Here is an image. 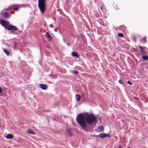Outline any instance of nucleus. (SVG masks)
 I'll list each match as a JSON object with an SVG mask.
<instances>
[{
  "instance_id": "nucleus-1",
  "label": "nucleus",
  "mask_w": 148,
  "mask_h": 148,
  "mask_svg": "<svg viewBox=\"0 0 148 148\" xmlns=\"http://www.w3.org/2000/svg\"><path fill=\"white\" fill-rule=\"evenodd\" d=\"M76 121L81 127L83 128L86 127L87 123L90 124L94 122L96 123L97 122L96 118L93 114L87 113H86L85 116L82 113L79 114L77 116Z\"/></svg>"
},
{
  "instance_id": "nucleus-2",
  "label": "nucleus",
  "mask_w": 148,
  "mask_h": 148,
  "mask_svg": "<svg viewBox=\"0 0 148 148\" xmlns=\"http://www.w3.org/2000/svg\"><path fill=\"white\" fill-rule=\"evenodd\" d=\"M9 23V22L6 20H1V25L4 27L5 29L14 31L18 30V28L15 26L12 25H8Z\"/></svg>"
},
{
  "instance_id": "nucleus-3",
  "label": "nucleus",
  "mask_w": 148,
  "mask_h": 148,
  "mask_svg": "<svg viewBox=\"0 0 148 148\" xmlns=\"http://www.w3.org/2000/svg\"><path fill=\"white\" fill-rule=\"evenodd\" d=\"M45 3V0H39L38 1V7L41 12H44L45 11L46 5Z\"/></svg>"
},
{
  "instance_id": "nucleus-4",
  "label": "nucleus",
  "mask_w": 148,
  "mask_h": 148,
  "mask_svg": "<svg viewBox=\"0 0 148 148\" xmlns=\"http://www.w3.org/2000/svg\"><path fill=\"white\" fill-rule=\"evenodd\" d=\"M99 136L100 138L103 139L105 138H109L111 137L110 134L104 133L100 134L99 135Z\"/></svg>"
},
{
  "instance_id": "nucleus-5",
  "label": "nucleus",
  "mask_w": 148,
  "mask_h": 148,
  "mask_svg": "<svg viewBox=\"0 0 148 148\" xmlns=\"http://www.w3.org/2000/svg\"><path fill=\"white\" fill-rule=\"evenodd\" d=\"M139 47L140 49V52L142 54H145L146 52V51L145 50V49H147V48L144 47H142L141 46L139 45Z\"/></svg>"
},
{
  "instance_id": "nucleus-6",
  "label": "nucleus",
  "mask_w": 148,
  "mask_h": 148,
  "mask_svg": "<svg viewBox=\"0 0 148 148\" xmlns=\"http://www.w3.org/2000/svg\"><path fill=\"white\" fill-rule=\"evenodd\" d=\"M39 86L42 89L44 90H46L47 87V85L44 84H40L39 85Z\"/></svg>"
},
{
  "instance_id": "nucleus-7",
  "label": "nucleus",
  "mask_w": 148,
  "mask_h": 148,
  "mask_svg": "<svg viewBox=\"0 0 148 148\" xmlns=\"http://www.w3.org/2000/svg\"><path fill=\"white\" fill-rule=\"evenodd\" d=\"M66 132L70 136H73V132L70 129H68L66 130Z\"/></svg>"
},
{
  "instance_id": "nucleus-8",
  "label": "nucleus",
  "mask_w": 148,
  "mask_h": 148,
  "mask_svg": "<svg viewBox=\"0 0 148 148\" xmlns=\"http://www.w3.org/2000/svg\"><path fill=\"white\" fill-rule=\"evenodd\" d=\"M71 54L72 56H73L77 58L79 57V55L75 52H72Z\"/></svg>"
},
{
  "instance_id": "nucleus-9",
  "label": "nucleus",
  "mask_w": 148,
  "mask_h": 148,
  "mask_svg": "<svg viewBox=\"0 0 148 148\" xmlns=\"http://www.w3.org/2000/svg\"><path fill=\"white\" fill-rule=\"evenodd\" d=\"M104 130V128L103 126L101 125L97 129V131L99 132H102Z\"/></svg>"
},
{
  "instance_id": "nucleus-10",
  "label": "nucleus",
  "mask_w": 148,
  "mask_h": 148,
  "mask_svg": "<svg viewBox=\"0 0 148 148\" xmlns=\"http://www.w3.org/2000/svg\"><path fill=\"white\" fill-rule=\"evenodd\" d=\"M4 16L6 18H9L10 17V15L8 12H5L3 13Z\"/></svg>"
},
{
  "instance_id": "nucleus-11",
  "label": "nucleus",
  "mask_w": 148,
  "mask_h": 148,
  "mask_svg": "<svg viewBox=\"0 0 148 148\" xmlns=\"http://www.w3.org/2000/svg\"><path fill=\"white\" fill-rule=\"evenodd\" d=\"M6 137L8 139H12L14 138V136L12 134H10L7 135Z\"/></svg>"
},
{
  "instance_id": "nucleus-12",
  "label": "nucleus",
  "mask_w": 148,
  "mask_h": 148,
  "mask_svg": "<svg viewBox=\"0 0 148 148\" xmlns=\"http://www.w3.org/2000/svg\"><path fill=\"white\" fill-rule=\"evenodd\" d=\"M46 34L47 35V39L49 41H50L52 39L51 37L49 35V33L48 32L46 33Z\"/></svg>"
},
{
  "instance_id": "nucleus-13",
  "label": "nucleus",
  "mask_w": 148,
  "mask_h": 148,
  "mask_svg": "<svg viewBox=\"0 0 148 148\" xmlns=\"http://www.w3.org/2000/svg\"><path fill=\"white\" fill-rule=\"evenodd\" d=\"M75 98L76 100L77 101H79L81 99V96L79 95H76Z\"/></svg>"
},
{
  "instance_id": "nucleus-14",
  "label": "nucleus",
  "mask_w": 148,
  "mask_h": 148,
  "mask_svg": "<svg viewBox=\"0 0 148 148\" xmlns=\"http://www.w3.org/2000/svg\"><path fill=\"white\" fill-rule=\"evenodd\" d=\"M27 133L28 134L34 135L36 133L30 130H28L27 131Z\"/></svg>"
},
{
  "instance_id": "nucleus-15",
  "label": "nucleus",
  "mask_w": 148,
  "mask_h": 148,
  "mask_svg": "<svg viewBox=\"0 0 148 148\" xmlns=\"http://www.w3.org/2000/svg\"><path fill=\"white\" fill-rule=\"evenodd\" d=\"M3 51L8 56L9 54L10 53L8 51V50L5 49H3Z\"/></svg>"
},
{
  "instance_id": "nucleus-16",
  "label": "nucleus",
  "mask_w": 148,
  "mask_h": 148,
  "mask_svg": "<svg viewBox=\"0 0 148 148\" xmlns=\"http://www.w3.org/2000/svg\"><path fill=\"white\" fill-rule=\"evenodd\" d=\"M142 59L144 60H148V56L147 55H145L142 56Z\"/></svg>"
},
{
  "instance_id": "nucleus-17",
  "label": "nucleus",
  "mask_w": 148,
  "mask_h": 148,
  "mask_svg": "<svg viewBox=\"0 0 148 148\" xmlns=\"http://www.w3.org/2000/svg\"><path fill=\"white\" fill-rule=\"evenodd\" d=\"M17 31H18V32H17L15 33L13 32V34H18L19 33H21L22 32V31L20 30H18Z\"/></svg>"
},
{
  "instance_id": "nucleus-18",
  "label": "nucleus",
  "mask_w": 148,
  "mask_h": 148,
  "mask_svg": "<svg viewBox=\"0 0 148 148\" xmlns=\"http://www.w3.org/2000/svg\"><path fill=\"white\" fill-rule=\"evenodd\" d=\"M142 41L144 42L145 43H147V41H146V37H145L144 38H143L142 39Z\"/></svg>"
},
{
  "instance_id": "nucleus-19",
  "label": "nucleus",
  "mask_w": 148,
  "mask_h": 148,
  "mask_svg": "<svg viewBox=\"0 0 148 148\" xmlns=\"http://www.w3.org/2000/svg\"><path fill=\"white\" fill-rule=\"evenodd\" d=\"M73 73L74 74H77L78 73V72L77 70H74L73 71L71 72Z\"/></svg>"
},
{
  "instance_id": "nucleus-20",
  "label": "nucleus",
  "mask_w": 148,
  "mask_h": 148,
  "mask_svg": "<svg viewBox=\"0 0 148 148\" xmlns=\"http://www.w3.org/2000/svg\"><path fill=\"white\" fill-rule=\"evenodd\" d=\"M13 9V7L10 6L8 8L5 9L6 10H11Z\"/></svg>"
},
{
  "instance_id": "nucleus-21",
  "label": "nucleus",
  "mask_w": 148,
  "mask_h": 148,
  "mask_svg": "<svg viewBox=\"0 0 148 148\" xmlns=\"http://www.w3.org/2000/svg\"><path fill=\"white\" fill-rule=\"evenodd\" d=\"M118 36L121 37H124V35L123 34L121 33H119L118 34Z\"/></svg>"
},
{
  "instance_id": "nucleus-22",
  "label": "nucleus",
  "mask_w": 148,
  "mask_h": 148,
  "mask_svg": "<svg viewBox=\"0 0 148 148\" xmlns=\"http://www.w3.org/2000/svg\"><path fill=\"white\" fill-rule=\"evenodd\" d=\"M19 9V7H16L14 8H13V9L15 11H17Z\"/></svg>"
},
{
  "instance_id": "nucleus-23",
  "label": "nucleus",
  "mask_w": 148,
  "mask_h": 148,
  "mask_svg": "<svg viewBox=\"0 0 148 148\" xmlns=\"http://www.w3.org/2000/svg\"><path fill=\"white\" fill-rule=\"evenodd\" d=\"M119 82L120 84H123L122 80L121 79H120L119 80Z\"/></svg>"
},
{
  "instance_id": "nucleus-24",
  "label": "nucleus",
  "mask_w": 148,
  "mask_h": 148,
  "mask_svg": "<svg viewBox=\"0 0 148 148\" xmlns=\"http://www.w3.org/2000/svg\"><path fill=\"white\" fill-rule=\"evenodd\" d=\"M127 83L128 84H130V85H132V83H131V82L130 80H128V81H127Z\"/></svg>"
},
{
  "instance_id": "nucleus-25",
  "label": "nucleus",
  "mask_w": 148,
  "mask_h": 148,
  "mask_svg": "<svg viewBox=\"0 0 148 148\" xmlns=\"http://www.w3.org/2000/svg\"><path fill=\"white\" fill-rule=\"evenodd\" d=\"M99 119L100 121V123H101V118L100 117H99Z\"/></svg>"
},
{
  "instance_id": "nucleus-26",
  "label": "nucleus",
  "mask_w": 148,
  "mask_h": 148,
  "mask_svg": "<svg viewBox=\"0 0 148 148\" xmlns=\"http://www.w3.org/2000/svg\"><path fill=\"white\" fill-rule=\"evenodd\" d=\"M134 98L135 99H136L137 100H139L138 99L137 97H134Z\"/></svg>"
},
{
  "instance_id": "nucleus-27",
  "label": "nucleus",
  "mask_w": 148,
  "mask_h": 148,
  "mask_svg": "<svg viewBox=\"0 0 148 148\" xmlns=\"http://www.w3.org/2000/svg\"><path fill=\"white\" fill-rule=\"evenodd\" d=\"M17 43L16 42H14V46L16 47V45Z\"/></svg>"
},
{
  "instance_id": "nucleus-28",
  "label": "nucleus",
  "mask_w": 148,
  "mask_h": 148,
  "mask_svg": "<svg viewBox=\"0 0 148 148\" xmlns=\"http://www.w3.org/2000/svg\"><path fill=\"white\" fill-rule=\"evenodd\" d=\"M141 139L143 140H145V137H143L141 138Z\"/></svg>"
},
{
  "instance_id": "nucleus-29",
  "label": "nucleus",
  "mask_w": 148,
  "mask_h": 148,
  "mask_svg": "<svg viewBox=\"0 0 148 148\" xmlns=\"http://www.w3.org/2000/svg\"><path fill=\"white\" fill-rule=\"evenodd\" d=\"M2 91V89L1 87H0V93H1Z\"/></svg>"
},
{
  "instance_id": "nucleus-30",
  "label": "nucleus",
  "mask_w": 148,
  "mask_h": 148,
  "mask_svg": "<svg viewBox=\"0 0 148 148\" xmlns=\"http://www.w3.org/2000/svg\"><path fill=\"white\" fill-rule=\"evenodd\" d=\"M66 43V44L68 46H69V45H70V44L69 43Z\"/></svg>"
},
{
  "instance_id": "nucleus-31",
  "label": "nucleus",
  "mask_w": 148,
  "mask_h": 148,
  "mask_svg": "<svg viewBox=\"0 0 148 148\" xmlns=\"http://www.w3.org/2000/svg\"><path fill=\"white\" fill-rule=\"evenodd\" d=\"M53 25H52L51 24L50 25V27H53Z\"/></svg>"
},
{
  "instance_id": "nucleus-32",
  "label": "nucleus",
  "mask_w": 148,
  "mask_h": 148,
  "mask_svg": "<svg viewBox=\"0 0 148 148\" xmlns=\"http://www.w3.org/2000/svg\"><path fill=\"white\" fill-rule=\"evenodd\" d=\"M63 41H64L65 42V43H66V41H65V39L64 38H63Z\"/></svg>"
},
{
  "instance_id": "nucleus-33",
  "label": "nucleus",
  "mask_w": 148,
  "mask_h": 148,
  "mask_svg": "<svg viewBox=\"0 0 148 148\" xmlns=\"http://www.w3.org/2000/svg\"><path fill=\"white\" fill-rule=\"evenodd\" d=\"M53 20H54L56 22V18H53Z\"/></svg>"
},
{
  "instance_id": "nucleus-34",
  "label": "nucleus",
  "mask_w": 148,
  "mask_h": 148,
  "mask_svg": "<svg viewBox=\"0 0 148 148\" xmlns=\"http://www.w3.org/2000/svg\"><path fill=\"white\" fill-rule=\"evenodd\" d=\"M100 9H101V10H102V6H101V7H100Z\"/></svg>"
},
{
  "instance_id": "nucleus-35",
  "label": "nucleus",
  "mask_w": 148,
  "mask_h": 148,
  "mask_svg": "<svg viewBox=\"0 0 148 148\" xmlns=\"http://www.w3.org/2000/svg\"><path fill=\"white\" fill-rule=\"evenodd\" d=\"M4 41V40H2V42H3V41Z\"/></svg>"
},
{
  "instance_id": "nucleus-36",
  "label": "nucleus",
  "mask_w": 148,
  "mask_h": 148,
  "mask_svg": "<svg viewBox=\"0 0 148 148\" xmlns=\"http://www.w3.org/2000/svg\"><path fill=\"white\" fill-rule=\"evenodd\" d=\"M127 148H130V147H127Z\"/></svg>"
}]
</instances>
